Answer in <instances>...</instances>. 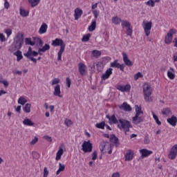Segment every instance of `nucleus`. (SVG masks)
<instances>
[{"label": "nucleus", "mask_w": 177, "mask_h": 177, "mask_svg": "<svg viewBox=\"0 0 177 177\" xmlns=\"http://www.w3.org/2000/svg\"><path fill=\"white\" fill-rule=\"evenodd\" d=\"M51 45L52 46H60L57 57L58 62H60L62 60V55H63V52H64V49L66 48V44H64V41L62 39L57 38L52 41Z\"/></svg>", "instance_id": "nucleus-1"}, {"label": "nucleus", "mask_w": 177, "mask_h": 177, "mask_svg": "<svg viewBox=\"0 0 177 177\" xmlns=\"http://www.w3.org/2000/svg\"><path fill=\"white\" fill-rule=\"evenodd\" d=\"M142 89L145 102H153V98H151V93L153 92V88H151V86H150L149 83H145Z\"/></svg>", "instance_id": "nucleus-2"}, {"label": "nucleus", "mask_w": 177, "mask_h": 177, "mask_svg": "<svg viewBox=\"0 0 177 177\" xmlns=\"http://www.w3.org/2000/svg\"><path fill=\"white\" fill-rule=\"evenodd\" d=\"M118 121L119 123L118 124V128H119V129H123L125 135H127V133L129 132V129L132 128L131 122L124 118H120L118 119Z\"/></svg>", "instance_id": "nucleus-3"}, {"label": "nucleus", "mask_w": 177, "mask_h": 177, "mask_svg": "<svg viewBox=\"0 0 177 177\" xmlns=\"http://www.w3.org/2000/svg\"><path fill=\"white\" fill-rule=\"evenodd\" d=\"M24 35L21 32H18L14 39L13 44L18 48L21 49L23 44H24Z\"/></svg>", "instance_id": "nucleus-4"}, {"label": "nucleus", "mask_w": 177, "mask_h": 177, "mask_svg": "<svg viewBox=\"0 0 177 177\" xmlns=\"http://www.w3.org/2000/svg\"><path fill=\"white\" fill-rule=\"evenodd\" d=\"M92 149H93V145L91 140L84 141L82 145V150L84 153H91L92 151Z\"/></svg>", "instance_id": "nucleus-5"}, {"label": "nucleus", "mask_w": 177, "mask_h": 177, "mask_svg": "<svg viewBox=\"0 0 177 177\" xmlns=\"http://www.w3.org/2000/svg\"><path fill=\"white\" fill-rule=\"evenodd\" d=\"M176 34V30L171 29L165 37V43L169 45L172 42L174 35Z\"/></svg>", "instance_id": "nucleus-6"}, {"label": "nucleus", "mask_w": 177, "mask_h": 177, "mask_svg": "<svg viewBox=\"0 0 177 177\" xmlns=\"http://www.w3.org/2000/svg\"><path fill=\"white\" fill-rule=\"evenodd\" d=\"M176 156H177V145H174L171 149V151L168 155L169 158H170V160H175V158H176Z\"/></svg>", "instance_id": "nucleus-7"}, {"label": "nucleus", "mask_w": 177, "mask_h": 177, "mask_svg": "<svg viewBox=\"0 0 177 177\" xmlns=\"http://www.w3.org/2000/svg\"><path fill=\"white\" fill-rule=\"evenodd\" d=\"M101 151H104V153H107L108 150V154H111L113 149H111V144H109V142L104 143V145H101Z\"/></svg>", "instance_id": "nucleus-8"}, {"label": "nucleus", "mask_w": 177, "mask_h": 177, "mask_svg": "<svg viewBox=\"0 0 177 177\" xmlns=\"http://www.w3.org/2000/svg\"><path fill=\"white\" fill-rule=\"evenodd\" d=\"M32 52V48L31 47H29L28 52L26 53H24V55L26 57H27L28 59H29V60H31V62H33V63H35L36 64L37 59H35L31 56Z\"/></svg>", "instance_id": "nucleus-9"}, {"label": "nucleus", "mask_w": 177, "mask_h": 177, "mask_svg": "<svg viewBox=\"0 0 177 177\" xmlns=\"http://www.w3.org/2000/svg\"><path fill=\"white\" fill-rule=\"evenodd\" d=\"M111 67L120 68V71H124L125 65L124 64H120V63H118L117 60H115L113 62L111 63Z\"/></svg>", "instance_id": "nucleus-10"}, {"label": "nucleus", "mask_w": 177, "mask_h": 177, "mask_svg": "<svg viewBox=\"0 0 177 177\" xmlns=\"http://www.w3.org/2000/svg\"><path fill=\"white\" fill-rule=\"evenodd\" d=\"M123 56V62L126 66L128 67H132L133 66V63L128 58V55L125 53H122Z\"/></svg>", "instance_id": "nucleus-11"}, {"label": "nucleus", "mask_w": 177, "mask_h": 177, "mask_svg": "<svg viewBox=\"0 0 177 177\" xmlns=\"http://www.w3.org/2000/svg\"><path fill=\"white\" fill-rule=\"evenodd\" d=\"M152 24L153 23L151 21L147 22L146 24H145L144 30L147 37H149V35H150V30H151Z\"/></svg>", "instance_id": "nucleus-12"}, {"label": "nucleus", "mask_w": 177, "mask_h": 177, "mask_svg": "<svg viewBox=\"0 0 177 177\" xmlns=\"http://www.w3.org/2000/svg\"><path fill=\"white\" fill-rule=\"evenodd\" d=\"M118 91H120V92H129L131 91V85L127 84L126 86L119 85L117 86Z\"/></svg>", "instance_id": "nucleus-13"}, {"label": "nucleus", "mask_w": 177, "mask_h": 177, "mask_svg": "<svg viewBox=\"0 0 177 177\" xmlns=\"http://www.w3.org/2000/svg\"><path fill=\"white\" fill-rule=\"evenodd\" d=\"M83 13H84V11H82L81 8H75V14H74L75 20H78L81 17V16H82Z\"/></svg>", "instance_id": "nucleus-14"}, {"label": "nucleus", "mask_w": 177, "mask_h": 177, "mask_svg": "<svg viewBox=\"0 0 177 177\" xmlns=\"http://www.w3.org/2000/svg\"><path fill=\"white\" fill-rule=\"evenodd\" d=\"M79 73L80 75H85L86 74V66L82 63L79 64Z\"/></svg>", "instance_id": "nucleus-15"}, {"label": "nucleus", "mask_w": 177, "mask_h": 177, "mask_svg": "<svg viewBox=\"0 0 177 177\" xmlns=\"http://www.w3.org/2000/svg\"><path fill=\"white\" fill-rule=\"evenodd\" d=\"M120 110H124V111H132V107H131V105L128 104L127 102H124L120 105Z\"/></svg>", "instance_id": "nucleus-16"}, {"label": "nucleus", "mask_w": 177, "mask_h": 177, "mask_svg": "<svg viewBox=\"0 0 177 177\" xmlns=\"http://www.w3.org/2000/svg\"><path fill=\"white\" fill-rule=\"evenodd\" d=\"M140 153L142 154V157H149L151 154H153V151L147 149H142L140 150Z\"/></svg>", "instance_id": "nucleus-17"}, {"label": "nucleus", "mask_w": 177, "mask_h": 177, "mask_svg": "<svg viewBox=\"0 0 177 177\" xmlns=\"http://www.w3.org/2000/svg\"><path fill=\"white\" fill-rule=\"evenodd\" d=\"M167 122L172 127H176L177 118L175 115H172L171 118H167Z\"/></svg>", "instance_id": "nucleus-18"}, {"label": "nucleus", "mask_w": 177, "mask_h": 177, "mask_svg": "<svg viewBox=\"0 0 177 177\" xmlns=\"http://www.w3.org/2000/svg\"><path fill=\"white\" fill-rule=\"evenodd\" d=\"M113 74V68H109L107 69L104 74L102 75V80H105L110 77V76Z\"/></svg>", "instance_id": "nucleus-19"}, {"label": "nucleus", "mask_w": 177, "mask_h": 177, "mask_svg": "<svg viewBox=\"0 0 177 177\" xmlns=\"http://www.w3.org/2000/svg\"><path fill=\"white\" fill-rule=\"evenodd\" d=\"M62 91H60V85L57 84L54 88L53 95L54 96H58V97H62Z\"/></svg>", "instance_id": "nucleus-20"}, {"label": "nucleus", "mask_w": 177, "mask_h": 177, "mask_svg": "<svg viewBox=\"0 0 177 177\" xmlns=\"http://www.w3.org/2000/svg\"><path fill=\"white\" fill-rule=\"evenodd\" d=\"M109 140L111 143H114L115 146H118V145H120V142H118V138H117L115 134L111 135Z\"/></svg>", "instance_id": "nucleus-21"}, {"label": "nucleus", "mask_w": 177, "mask_h": 177, "mask_svg": "<svg viewBox=\"0 0 177 177\" xmlns=\"http://www.w3.org/2000/svg\"><path fill=\"white\" fill-rule=\"evenodd\" d=\"M133 159V151H132V150L127 151L125 156L126 161H131Z\"/></svg>", "instance_id": "nucleus-22"}, {"label": "nucleus", "mask_w": 177, "mask_h": 177, "mask_svg": "<svg viewBox=\"0 0 177 177\" xmlns=\"http://www.w3.org/2000/svg\"><path fill=\"white\" fill-rule=\"evenodd\" d=\"M50 49V46L48 44H46L42 48H39V55H42V53H45L46 50H49Z\"/></svg>", "instance_id": "nucleus-23"}, {"label": "nucleus", "mask_w": 177, "mask_h": 177, "mask_svg": "<svg viewBox=\"0 0 177 177\" xmlns=\"http://www.w3.org/2000/svg\"><path fill=\"white\" fill-rule=\"evenodd\" d=\"M47 30H48V25L44 23L39 28V34H45Z\"/></svg>", "instance_id": "nucleus-24"}, {"label": "nucleus", "mask_w": 177, "mask_h": 177, "mask_svg": "<svg viewBox=\"0 0 177 177\" xmlns=\"http://www.w3.org/2000/svg\"><path fill=\"white\" fill-rule=\"evenodd\" d=\"M64 153V150H63V148H59L56 154V157H55L56 161H59V160H62V156H63Z\"/></svg>", "instance_id": "nucleus-25"}, {"label": "nucleus", "mask_w": 177, "mask_h": 177, "mask_svg": "<svg viewBox=\"0 0 177 177\" xmlns=\"http://www.w3.org/2000/svg\"><path fill=\"white\" fill-rule=\"evenodd\" d=\"M106 118L113 122V124H120V121L117 120V118H115V115H112L111 117H110L109 115H106Z\"/></svg>", "instance_id": "nucleus-26"}, {"label": "nucleus", "mask_w": 177, "mask_h": 177, "mask_svg": "<svg viewBox=\"0 0 177 177\" xmlns=\"http://www.w3.org/2000/svg\"><path fill=\"white\" fill-rule=\"evenodd\" d=\"M140 122H143V119H142V117L135 115L133 118V124H135V125H138V124H140Z\"/></svg>", "instance_id": "nucleus-27"}, {"label": "nucleus", "mask_w": 177, "mask_h": 177, "mask_svg": "<svg viewBox=\"0 0 177 177\" xmlns=\"http://www.w3.org/2000/svg\"><path fill=\"white\" fill-rule=\"evenodd\" d=\"M170 71H167V76L169 78V80H175V73H174V68H170Z\"/></svg>", "instance_id": "nucleus-28"}, {"label": "nucleus", "mask_w": 177, "mask_h": 177, "mask_svg": "<svg viewBox=\"0 0 177 177\" xmlns=\"http://www.w3.org/2000/svg\"><path fill=\"white\" fill-rule=\"evenodd\" d=\"M24 125H26L27 127H34L35 124L30 120L29 118H26L23 120Z\"/></svg>", "instance_id": "nucleus-29"}, {"label": "nucleus", "mask_w": 177, "mask_h": 177, "mask_svg": "<svg viewBox=\"0 0 177 177\" xmlns=\"http://www.w3.org/2000/svg\"><path fill=\"white\" fill-rule=\"evenodd\" d=\"M15 56H17V62H20L23 59V54H21V52L20 50H17L13 53Z\"/></svg>", "instance_id": "nucleus-30"}, {"label": "nucleus", "mask_w": 177, "mask_h": 177, "mask_svg": "<svg viewBox=\"0 0 177 177\" xmlns=\"http://www.w3.org/2000/svg\"><path fill=\"white\" fill-rule=\"evenodd\" d=\"M66 169V165H64V164H62V162L59 163V169L56 172V175H59V174H60V172H63Z\"/></svg>", "instance_id": "nucleus-31"}, {"label": "nucleus", "mask_w": 177, "mask_h": 177, "mask_svg": "<svg viewBox=\"0 0 177 177\" xmlns=\"http://www.w3.org/2000/svg\"><path fill=\"white\" fill-rule=\"evenodd\" d=\"M28 1L30 4L31 7L34 8L39 5V2H41V0H28Z\"/></svg>", "instance_id": "nucleus-32"}, {"label": "nucleus", "mask_w": 177, "mask_h": 177, "mask_svg": "<svg viewBox=\"0 0 177 177\" xmlns=\"http://www.w3.org/2000/svg\"><path fill=\"white\" fill-rule=\"evenodd\" d=\"M96 30V19H93L91 26H88V31H95Z\"/></svg>", "instance_id": "nucleus-33"}, {"label": "nucleus", "mask_w": 177, "mask_h": 177, "mask_svg": "<svg viewBox=\"0 0 177 177\" xmlns=\"http://www.w3.org/2000/svg\"><path fill=\"white\" fill-rule=\"evenodd\" d=\"M136 118H138V116L140 115V114H143V111H142V107L138 106V105H136Z\"/></svg>", "instance_id": "nucleus-34"}, {"label": "nucleus", "mask_w": 177, "mask_h": 177, "mask_svg": "<svg viewBox=\"0 0 177 177\" xmlns=\"http://www.w3.org/2000/svg\"><path fill=\"white\" fill-rule=\"evenodd\" d=\"M27 103V99L26 97L21 96L18 100V104H21V106H24Z\"/></svg>", "instance_id": "nucleus-35"}, {"label": "nucleus", "mask_w": 177, "mask_h": 177, "mask_svg": "<svg viewBox=\"0 0 177 177\" xmlns=\"http://www.w3.org/2000/svg\"><path fill=\"white\" fill-rule=\"evenodd\" d=\"M92 55L93 57H95V59H97V57H100V56H102V52L97 50H93L92 51Z\"/></svg>", "instance_id": "nucleus-36"}, {"label": "nucleus", "mask_w": 177, "mask_h": 177, "mask_svg": "<svg viewBox=\"0 0 177 177\" xmlns=\"http://www.w3.org/2000/svg\"><path fill=\"white\" fill-rule=\"evenodd\" d=\"M19 13L21 16H22V17H27V16H28V15L30 14V12L24 9L20 8Z\"/></svg>", "instance_id": "nucleus-37"}, {"label": "nucleus", "mask_w": 177, "mask_h": 177, "mask_svg": "<svg viewBox=\"0 0 177 177\" xmlns=\"http://www.w3.org/2000/svg\"><path fill=\"white\" fill-rule=\"evenodd\" d=\"M9 52H10L11 53H15V52H16V50H20L19 48H18L14 44H12L9 49H8Z\"/></svg>", "instance_id": "nucleus-38"}, {"label": "nucleus", "mask_w": 177, "mask_h": 177, "mask_svg": "<svg viewBox=\"0 0 177 177\" xmlns=\"http://www.w3.org/2000/svg\"><path fill=\"white\" fill-rule=\"evenodd\" d=\"M112 23L115 25H119L121 23V18L118 17H114L112 18Z\"/></svg>", "instance_id": "nucleus-39"}, {"label": "nucleus", "mask_w": 177, "mask_h": 177, "mask_svg": "<svg viewBox=\"0 0 177 177\" xmlns=\"http://www.w3.org/2000/svg\"><path fill=\"white\" fill-rule=\"evenodd\" d=\"M23 110L25 113H31V104H26Z\"/></svg>", "instance_id": "nucleus-40"}, {"label": "nucleus", "mask_w": 177, "mask_h": 177, "mask_svg": "<svg viewBox=\"0 0 177 177\" xmlns=\"http://www.w3.org/2000/svg\"><path fill=\"white\" fill-rule=\"evenodd\" d=\"M35 44H38L39 46L42 47V45H44V41H42V39H41V38L39 37H35Z\"/></svg>", "instance_id": "nucleus-41"}, {"label": "nucleus", "mask_w": 177, "mask_h": 177, "mask_svg": "<svg viewBox=\"0 0 177 177\" xmlns=\"http://www.w3.org/2000/svg\"><path fill=\"white\" fill-rule=\"evenodd\" d=\"M96 128H98L99 129H104V127H106V122L104 121H102L100 123H97L95 124Z\"/></svg>", "instance_id": "nucleus-42"}, {"label": "nucleus", "mask_w": 177, "mask_h": 177, "mask_svg": "<svg viewBox=\"0 0 177 177\" xmlns=\"http://www.w3.org/2000/svg\"><path fill=\"white\" fill-rule=\"evenodd\" d=\"M26 45H30L31 46H34L35 45V42L31 40V38H26L25 39Z\"/></svg>", "instance_id": "nucleus-43"}, {"label": "nucleus", "mask_w": 177, "mask_h": 177, "mask_svg": "<svg viewBox=\"0 0 177 177\" xmlns=\"http://www.w3.org/2000/svg\"><path fill=\"white\" fill-rule=\"evenodd\" d=\"M162 114L163 115H169L171 114V109L169 108H165L162 110Z\"/></svg>", "instance_id": "nucleus-44"}, {"label": "nucleus", "mask_w": 177, "mask_h": 177, "mask_svg": "<svg viewBox=\"0 0 177 177\" xmlns=\"http://www.w3.org/2000/svg\"><path fill=\"white\" fill-rule=\"evenodd\" d=\"M91 33L84 35L82 39V42H88V41H89V38H91Z\"/></svg>", "instance_id": "nucleus-45"}, {"label": "nucleus", "mask_w": 177, "mask_h": 177, "mask_svg": "<svg viewBox=\"0 0 177 177\" xmlns=\"http://www.w3.org/2000/svg\"><path fill=\"white\" fill-rule=\"evenodd\" d=\"M152 115L153 117V120H155L156 124L158 125H161V122L160 121V120H158V116H157V115H156V113H154V112L152 111Z\"/></svg>", "instance_id": "nucleus-46"}, {"label": "nucleus", "mask_w": 177, "mask_h": 177, "mask_svg": "<svg viewBox=\"0 0 177 177\" xmlns=\"http://www.w3.org/2000/svg\"><path fill=\"white\" fill-rule=\"evenodd\" d=\"M95 64L97 71H102L103 70V64L102 62H97Z\"/></svg>", "instance_id": "nucleus-47"}, {"label": "nucleus", "mask_w": 177, "mask_h": 177, "mask_svg": "<svg viewBox=\"0 0 177 177\" xmlns=\"http://www.w3.org/2000/svg\"><path fill=\"white\" fill-rule=\"evenodd\" d=\"M143 77V75L142 74V73L138 72L135 75H134V80L135 81H138V78H142Z\"/></svg>", "instance_id": "nucleus-48"}, {"label": "nucleus", "mask_w": 177, "mask_h": 177, "mask_svg": "<svg viewBox=\"0 0 177 177\" xmlns=\"http://www.w3.org/2000/svg\"><path fill=\"white\" fill-rule=\"evenodd\" d=\"M122 27H128V28L129 27H131V24H129V22H128V21H122Z\"/></svg>", "instance_id": "nucleus-49"}, {"label": "nucleus", "mask_w": 177, "mask_h": 177, "mask_svg": "<svg viewBox=\"0 0 177 177\" xmlns=\"http://www.w3.org/2000/svg\"><path fill=\"white\" fill-rule=\"evenodd\" d=\"M59 82H60V79H59V78H54L52 80L51 85H57V84H59Z\"/></svg>", "instance_id": "nucleus-50"}, {"label": "nucleus", "mask_w": 177, "mask_h": 177, "mask_svg": "<svg viewBox=\"0 0 177 177\" xmlns=\"http://www.w3.org/2000/svg\"><path fill=\"white\" fill-rule=\"evenodd\" d=\"M64 124L65 125H66V127H70L71 125H73V121L69 119H66L64 121Z\"/></svg>", "instance_id": "nucleus-51"}, {"label": "nucleus", "mask_w": 177, "mask_h": 177, "mask_svg": "<svg viewBox=\"0 0 177 177\" xmlns=\"http://www.w3.org/2000/svg\"><path fill=\"white\" fill-rule=\"evenodd\" d=\"M144 143L145 145H149V143H150V138H149V135L145 136Z\"/></svg>", "instance_id": "nucleus-52"}, {"label": "nucleus", "mask_w": 177, "mask_h": 177, "mask_svg": "<svg viewBox=\"0 0 177 177\" xmlns=\"http://www.w3.org/2000/svg\"><path fill=\"white\" fill-rule=\"evenodd\" d=\"M92 13L95 19H97V17H99V11L97 10H93Z\"/></svg>", "instance_id": "nucleus-53"}, {"label": "nucleus", "mask_w": 177, "mask_h": 177, "mask_svg": "<svg viewBox=\"0 0 177 177\" xmlns=\"http://www.w3.org/2000/svg\"><path fill=\"white\" fill-rule=\"evenodd\" d=\"M145 3H146V5H148V6H152V7H153L155 5L154 1H153V0H149Z\"/></svg>", "instance_id": "nucleus-54"}, {"label": "nucleus", "mask_w": 177, "mask_h": 177, "mask_svg": "<svg viewBox=\"0 0 177 177\" xmlns=\"http://www.w3.org/2000/svg\"><path fill=\"white\" fill-rule=\"evenodd\" d=\"M48 175H49V171H48V168L44 167V177H48Z\"/></svg>", "instance_id": "nucleus-55"}, {"label": "nucleus", "mask_w": 177, "mask_h": 177, "mask_svg": "<svg viewBox=\"0 0 177 177\" xmlns=\"http://www.w3.org/2000/svg\"><path fill=\"white\" fill-rule=\"evenodd\" d=\"M0 83L3 84L6 88H8L9 86V82L6 80H0Z\"/></svg>", "instance_id": "nucleus-56"}, {"label": "nucleus", "mask_w": 177, "mask_h": 177, "mask_svg": "<svg viewBox=\"0 0 177 177\" xmlns=\"http://www.w3.org/2000/svg\"><path fill=\"white\" fill-rule=\"evenodd\" d=\"M0 41L1 42H5L6 41V38L5 37V35H3V33H0Z\"/></svg>", "instance_id": "nucleus-57"}, {"label": "nucleus", "mask_w": 177, "mask_h": 177, "mask_svg": "<svg viewBox=\"0 0 177 177\" xmlns=\"http://www.w3.org/2000/svg\"><path fill=\"white\" fill-rule=\"evenodd\" d=\"M66 81L68 88H70L71 86V80L70 77H66Z\"/></svg>", "instance_id": "nucleus-58"}, {"label": "nucleus", "mask_w": 177, "mask_h": 177, "mask_svg": "<svg viewBox=\"0 0 177 177\" xmlns=\"http://www.w3.org/2000/svg\"><path fill=\"white\" fill-rule=\"evenodd\" d=\"M37 142H38V138L37 137H35L34 139L32 140L31 142H30V145L33 146L34 145H35V143H37Z\"/></svg>", "instance_id": "nucleus-59"}, {"label": "nucleus", "mask_w": 177, "mask_h": 177, "mask_svg": "<svg viewBox=\"0 0 177 177\" xmlns=\"http://www.w3.org/2000/svg\"><path fill=\"white\" fill-rule=\"evenodd\" d=\"M92 156H93L92 160H93V161H95V160H96V158H97V152L96 151H95L93 153Z\"/></svg>", "instance_id": "nucleus-60"}, {"label": "nucleus", "mask_w": 177, "mask_h": 177, "mask_svg": "<svg viewBox=\"0 0 177 177\" xmlns=\"http://www.w3.org/2000/svg\"><path fill=\"white\" fill-rule=\"evenodd\" d=\"M6 34L7 37L9 38L10 35H12V30L11 29L6 30Z\"/></svg>", "instance_id": "nucleus-61"}, {"label": "nucleus", "mask_w": 177, "mask_h": 177, "mask_svg": "<svg viewBox=\"0 0 177 177\" xmlns=\"http://www.w3.org/2000/svg\"><path fill=\"white\" fill-rule=\"evenodd\" d=\"M127 35H132V29H131V27H129L127 30Z\"/></svg>", "instance_id": "nucleus-62"}, {"label": "nucleus", "mask_w": 177, "mask_h": 177, "mask_svg": "<svg viewBox=\"0 0 177 177\" xmlns=\"http://www.w3.org/2000/svg\"><path fill=\"white\" fill-rule=\"evenodd\" d=\"M44 139H46V140H47L48 142H52L53 139L52 137L49 136H44Z\"/></svg>", "instance_id": "nucleus-63"}, {"label": "nucleus", "mask_w": 177, "mask_h": 177, "mask_svg": "<svg viewBox=\"0 0 177 177\" xmlns=\"http://www.w3.org/2000/svg\"><path fill=\"white\" fill-rule=\"evenodd\" d=\"M111 177H121L120 172H115L112 174Z\"/></svg>", "instance_id": "nucleus-64"}]
</instances>
